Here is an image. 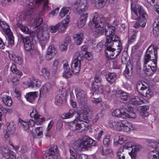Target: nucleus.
Returning a JSON list of instances; mask_svg holds the SVG:
<instances>
[{"label": "nucleus", "instance_id": "f257e3e1", "mask_svg": "<svg viewBox=\"0 0 159 159\" xmlns=\"http://www.w3.org/2000/svg\"><path fill=\"white\" fill-rule=\"evenodd\" d=\"M98 14L97 13L92 14L91 17H92V23L91 21L89 24L91 25H92L95 28L93 30L95 35H101L103 33L105 30V34L107 37V42L105 44L106 47L105 53L106 56L110 58L111 55V52L112 49H114L112 47H115L113 45L114 41L116 40V39H118V36L114 34L115 30V27L114 26L109 24H106L104 28L106 19L102 16L98 17Z\"/></svg>", "mask_w": 159, "mask_h": 159}, {"label": "nucleus", "instance_id": "f03ea898", "mask_svg": "<svg viewBox=\"0 0 159 159\" xmlns=\"http://www.w3.org/2000/svg\"><path fill=\"white\" fill-rule=\"evenodd\" d=\"M75 93L78 102L83 106L80 111L83 120L78 117L76 118L70 123V126L73 129L78 130L79 132H81L84 130L85 128L87 126L84 122L88 123L90 120L92 116V113L90 107L87 104L88 98L86 92L81 89L76 88Z\"/></svg>", "mask_w": 159, "mask_h": 159}, {"label": "nucleus", "instance_id": "7ed1b4c3", "mask_svg": "<svg viewBox=\"0 0 159 159\" xmlns=\"http://www.w3.org/2000/svg\"><path fill=\"white\" fill-rule=\"evenodd\" d=\"M157 58V50L153 47H149L144 57L143 70L148 76L151 75L156 72Z\"/></svg>", "mask_w": 159, "mask_h": 159}, {"label": "nucleus", "instance_id": "20e7f679", "mask_svg": "<svg viewBox=\"0 0 159 159\" xmlns=\"http://www.w3.org/2000/svg\"><path fill=\"white\" fill-rule=\"evenodd\" d=\"M94 142L88 137L83 138V140H78L75 142L72 148L70 149V159H76L77 157L76 151H80L83 149H86L94 146Z\"/></svg>", "mask_w": 159, "mask_h": 159}, {"label": "nucleus", "instance_id": "39448f33", "mask_svg": "<svg viewBox=\"0 0 159 159\" xmlns=\"http://www.w3.org/2000/svg\"><path fill=\"white\" fill-rule=\"evenodd\" d=\"M112 114L113 116L123 119L136 118V115L133 111V108L130 106L116 109L113 110Z\"/></svg>", "mask_w": 159, "mask_h": 159}, {"label": "nucleus", "instance_id": "423d86ee", "mask_svg": "<svg viewBox=\"0 0 159 159\" xmlns=\"http://www.w3.org/2000/svg\"><path fill=\"white\" fill-rule=\"evenodd\" d=\"M117 100L120 102H123L124 101L128 100V103L132 104H141L142 102L143 98L138 96H129L125 92L121 90L117 91L115 93Z\"/></svg>", "mask_w": 159, "mask_h": 159}, {"label": "nucleus", "instance_id": "0eeeda50", "mask_svg": "<svg viewBox=\"0 0 159 159\" xmlns=\"http://www.w3.org/2000/svg\"><path fill=\"white\" fill-rule=\"evenodd\" d=\"M109 125L110 127L113 128L116 130L126 132L134 130L135 128L131 123L125 120L111 121L109 123Z\"/></svg>", "mask_w": 159, "mask_h": 159}, {"label": "nucleus", "instance_id": "6e6552de", "mask_svg": "<svg viewBox=\"0 0 159 159\" xmlns=\"http://www.w3.org/2000/svg\"><path fill=\"white\" fill-rule=\"evenodd\" d=\"M42 47H44L50 37V34L46 27L40 28L37 29L35 32Z\"/></svg>", "mask_w": 159, "mask_h": 159}, {"label": "nucleus", "instance_id": "1a4fd4ad", "mask_svg": "<svg viewBox=\"0 0 159 159\" xmlns=\"http://www.w3.org/2000/svg\"><path fill=\"white\" fill-rule=\"evenodd\" d=\"M134 6L132 5L131 7V10L137 16H140V18L137 20L140 24V26L143 27L146 25V19L148 16L143 8L140 6H137L136 8Z\"/></svg>", "mask_w": 159, "mask_h": 159}, {"label": "nucleus", "instance_id": "9d476101", "mask_svg": "<svg viewBox=\"0 0 159 159\" xmlns=\"http://www.w3.org/2000/svg\"><path fill=\"white\" fill-rule=\"evenodd\" d=\"M83 56L82 52H77L74 56V59L71 64V67L75 74L78 73L80 70V61L83 59Z\"/></svg>", "mask_w": 159, "mask_h": 159}, {"label": "nucleus", "instance_id": "9b49d317", "mask_svg": "<svg viewBox=\"0 0 159 159\" xmlns=\"http://www.w3.org/2000/svg\"><path fill=\"white\" fill-rule=\"evenodd\" d=\"M136 88L138 91L143 96L148 98H150L153 95V93L146 83H138L136 85Z\"/></svg>", "mask_w": 159, "mask_h": 159}, {"label": "nucleus", "instance_id": "f8f14e48", "mask_svg": "<svg viewBox=\"0 0 159 159\" xmlns=\"http://www.w3.org/2000/svg\"><path fill=\"white\" fill-rule=\"evenodd\" d=\"M93 0H80L79 5L78 6V13L80 15L88 16L86 12L88 7V4L90 3H92Z\"/></svg>", "mask_w": 159, "mask_h": 159}, {"label": "nucleus", "instance_id": "ddd939ff", "mask_svg": "<svg viewBox=\"0 0 159 159\" xmlns=\"http://www.w3.org/2000/svg\"><path fill=\"white\" fill-rule=\"evenodd\" d=\"M0 153L5 159H15V154L12 151L10 150L8 148L1 146L0 147Z\"/></svg>", "mask_w": 159, "mask_h": 159}, {"label": "nucleus", "instance_id": "4468645a", "mask_svg": "<svg viewBox=\"0 0 159 159\" xmlns=\"http://www.w3.org/2000/svg\"><path fill=\"white\" fill-rule=\"evenodd\" d=\"M92 91L93 92V95L95 94L100 93H109L110 92V89L109 86H104L101 84L94 85L93 86Z\"/></svg>", "mask_w": 159, "mask_h": 159}, {"label": "nucleus", "instance_id": "2eb2a0df", "mask_svg": "<svg viewBox=\"0 0 159 159\" xmlns=\"http://www.w3.org/2000/svg\"><path fill=\"white\" fill-rule=\"evenodd\" d=\"M113 45L114 46H116L118 47L117 51L115 52V49L114 48L112 49V51L111 52V55L110 57L111 59L114 58L116 57L121 52L122 49V44L118 39L114 41Z\"/></svg>", "mask_w": 159, "mask_h": 159}, {"label": "nucleus", "instance_id": "dca6fc26", "mask_svg": "<svg viewBox=\"0 0 159 159\" xmlns=\"http://www.w3.org/2000/svg\"><path fill=\"white\" fill-rule=\"evenodd\" d=\"M23 41L24 44V48L27 51H29L34 48V46L32 38L29 37H22Z\"/></svg>", "mask_w": 159, "mask_h": 159}, {"label": "nucleus", "instance_id": "f3484780", "mask_svg": "<svg viewBox=\"0 0 159 159\" xmlns=\"http://www.w3.org/2000/svg\"><path fill=\"white\" fill-rule=\"evenodd\" d=\"M148 157V159H159V147H156L151 150Z\"/></svg>", "mask_w": 159, "mask_h": 159}, {"label": "nucleus", "instance_id": "a211bd4d", "mask_svg": "<svg viewBox=\"0 0 159 159\" xmlns=\"http://www.w3.org/2000/svg\"><path fill=\"white\" fill-rule=\"evenodd\" d=\"M18 26L22 32L25 34H29L31 37H34L35 32L29 29L27 26L23 24H19Z\"/></svg>", "mask_w": 159, "mask_h": 159}, {"label": "nucleus", "instance_id": "6ab92c4d", "mask_svg": "<svg viewBox=\"0 0 159 159\" xmlns=\"http://www.w3.org/2000/svg\"><path fill=\"white\" fill-rule=\"evenodd\" d=\"M153 34L155 37H157L159 35V16L155 19L153 23Z\"/></svg>", "mask_w": 159, "mask_h": 159}, {"label": "nucleus", "instance_id": "aec40b11", "mask_svg": "<svg viewBox=\"0 0 159 159\" xmlns=\"http://www.w3.org/2000/svg\"><path fill=\"white\" fill-rule=\"evenodd\" d=\"M73 40L74 43L77 45H80L83 42L84 38L83 34L82 33H77L73 35Z\"/></svg>", "mask_w": 159, "mask_h": 159}, {"label": "nucleus", "instance_id": "412c9836", "mask_svg": "<svg viewBox=\"0 0 159 159\" xmlns=\"http://www.w3.org/2000/svg\"><path fill=\"white\" fill-rule=\"evenodd\" d=\"M127 140L126 136L121 135L119 136L116 135L114 138V143L115 146H118L119 144H122L124 142Z\"/></svg>", "mask_w": 159, "mask_h": 159}, {"label": "nucleus", "instance_id": "4be33fe9", "mask_svg": "<svg viewBox=\"0 0 159 159\" xmlns=\"http://www.w3.org/2000/svg\"><path fill=\"white\" fill-rule=\"evenodd\" d=\"M38 93L36 92H30L27 93L25 95L26 100L30 102H32L37 97Z\"/></svg>", "mask_w": 159, "mask_h": 159}, {"label": "nucleus", "instance_id": "5701e85b", "mask_svg": "<svg viewBox=\"0 0 159 159\" xmlns=\"http://www.w3.org/2000/svg\"><path fill=\"white\" fill-rule=\"evenodd\" d=\"M80 17L79 20H78L77 25L79 28H82L85 25L86 21L88 16L86 15H80Z\"/></svg>", "mask_w": 159, "mask_h": 159}, {"label": "nucleus", "instance_id": "b1692460", "mask_svg": "<svg viewBox=\"0 0 159 159\" xmlns=\"http://www.w3.org/2000/svg\"><path fill=\"white\" fill-rule=\"evenodd\" d=\"M70 20V17L68 15L66 16V17L61 22H60L59 23H61L60 24V29L63 31L65 30L66 29L67 26V25Z\"/></svg>", "mask_w": 159, "mask_h": 159}, {"label": "nucleus", "instance_id": "393cba45", "mask_svg": "<svg viewBox=\"0 0 159 159\" xmlns=\"http://www.w3.org/2000/svg\"><path fill=\"white\" fill-rule=\"evenodd\" d=\"M52 86L49 83L45 84L43 86V88L40 90V95L42 93L46 94L49 92L51 90Z\"/></svg>", "mask_w": 159, "mask_h": 159}, {"label": "nucleus", "instance_id": "a878e982", "mask_svg": "<svg viewBox=\"0 0 159 159\" xmlns=\"http://www.w3.org/2000/svg\"><path fill=\"white\" fill-rule=\"evenodd\" d=\"M41 84V81L38 79H34L29 84L28 87L32 88H37L39 87Z\"/></svg>", "mask_w": 159, "mask_h": 159}, {"label": "nucleus", "instance_id": "bb28decb", "mask_svg": "<svg viewBox=\"0 0 159 159\" xmlns=\"http://www.w3.org/2000/svg\"><path fill=\"white\" fill-rule=\"evenodd\" d=\"M2 98L3 103L5 105L8 106L11 105L12 102L10 97L6 95H3Z\"/></svg>", "mask_w": 159, "mask_h": 159}, {"label": "nucleus", "instance_id": "cd10ccee", "mask_svg": "<svg viewBox=\"0 0 159 159\" xmlns=\"http://www.w3.org/2000/svg\"><path fill=\"white\" fill-rule=\"evenodd\" d=\"M43 135V129L42 127H37L34 133V137L36 138H40Z\"/></svg>", "mask_w": 159, "mask_h": 159}, {"label": "nucleus", "instance_id": "c85d7f7f", "mask_svg": "<svg viewBox=\"0 0 159 159\" xmlns=\"http://www.w3.org/2000/svg\"><path fill=\"white\" fill-rule=\"evenodd\" d=\"M39 74L44 76L45 78H48L50 76L49 70L47 68L43 67L39 71Z\"/></svg>", "mask_w": 159, "mask_h": 159}, {"label": "nucleus", "instance_id": "c756f323", "mask_svg": "<svg viewBox=\"0 0 159 159\" xmlns=\"http://www.w3.org/2000/svg\"><path fill=\"white\" fill-rule=\"evenodd\" d=\"M101 101L102 99L99 97L97 98L94 97L93 99H92V102L94 103L97 104L101 102V106L100 107L99 109L102 111H103L106 109V105L105 104H102L101 102Z\"/></svg>", "mask_w": 159, "mask_h": 159}, {"label": "nucleus", "instance_id": "7c9ffc66", "mask_svg": "<svg viewBox=\"0 0 159 159\" xmlns=\"http://www.w3.org/2000/svg\"><path fill=\"white\" fill-rule=\"evenodd\" d=\"M149 110L148 106H142L140 107L139 111L140 115L146 117L148 115L147 111Z\"/></svg>", "mask_w": 159, "mask_h": 159}, {"label": "nucleus", "instance_id": "2f4dec72", "mask_svg": "<svg viewBox=\"0 0 159 159\" xmlns=\"http://www.w3.org/2000/svg\"><path fill=\"white\" fill-rule=\"evenodd\" d=\"M75 113V111L73 109H70L69 112L64 114L62 116V118L63 119L70 118L73 117Z\"/></svg>", "mask_w": 159, "mask_h": 159}, {"label": "nucleus", "instance_id": "473e14b6", "mask_svg": "<svg viewBox=\"0 0 159 159\" xmlns=\"http://www.w3.org/2000/svg\"><path fill=\"white\" fill-rule=\"evenodd\" d=\"M0 25L3 31L5 32L6 34L11 32L9 25L6 22L3 21H0Z\"/></svg>", "mask_w": 159, "mask_h": 159}, {"label": "nucleus", "instance_id": "72a5a7b5", "mask_svg": "<svg viewBox=\"0 0 159 159\" xmlns=\"http://www.w3.org/2000/svg\"><path fill=\"white\" fill-rule=\"evenodd\" d=\"M64 70V71L63 73L62 76L64 78H69L71 77L73 74H75L73 72V70L72 69H70V68Z\"/></svg>", "mask_w": 159, "mask_h": 159}, {"label": "nucleus", "instance_id": "f704fd0d", "mask_svg": "<svg viewBox=\"0 0 159 159\" xmlns=\"http://www.w3.org/2000/svg\"><path fill=\"white\" fill-rule=\"evenodd\" d=\"M116 75L114 73H110L106 76L107 80L110 83H112L115 80Z\"/></svg>", "mask_w": 159, "mask_h": 159}, {"label": "nucleus", "instance_id": "c9c22d12", "mask_svg": "<svg viewBox=\"0 0 159 159\" xmlns=\"http://www.w3.org/2000/svg\"><path fill=\"white\" fill-rule=\"evenodd\" d=\"M43 20L42 18H37L34 20V22L31 25V26L34 28H36L43 23Z\"/></svg>", "mask_w": 159, "mask_h": 159}, {"label": "nucleus", "instance_id": "e433bc0d", "mask_svg": "<svg viewBox=\"0 0 159 159\" xmlns=\"http://www.w3.org/2000/svg\"><path fill=\"white\" fill-rule=\"evenodd\" d=\"M45 118L40 115L38 117H36L34 120L35 121V123L37 125H42L43 123L45 121Z\"/></svg>", "mask_w": 159, "mask_h": 159}, {"label": "nucleus", "instance_id": "4c0bfd02", "mask_svg": "<svg viewBox=\"0 0 159 159\" xmlns=\"http://www.w3.org/2000/svg\"><path fill=\"white\" fill-rule=\"evenodd\" d=\"M61 23H59L55 25L49 26L48 28L49 31L52 33H55L57 32L58 29L60 27V28Z\"/></svg>", "mask_w": 159, "mask_h": 159}, {"label": "nucleus", "instance_id": "58836bf2", "mask_svg": "<svg viewBox=\"0 0 159 159\" xmlns=\"http://www.w3.org/2000/svg\"><path fill=\"white\" fill-rule=\"evenodd\" d=\"M70 8L68 7H63L61 9L60 13V16L62 17L65 16L66 14L69 13H70Z\"/></svg>", "mask_w": 159, "mask_h": 159}, {"label": "nucleus", "instance_id": "ea45409f", "mask_svg": "<svg viewBox=\"0 0 159 159\" xmlns=\"http://www.w3.org/2000/svg\"><path fill=\"white\" fill-rule=\"evenodd\" d=\"M63 99L64 97L61 95L57 96L55 101V104L58 106L61 105L62 103Z\"/></svg>", "mask_w": 159, "mask_h": 159}, {"label": "nucleus", "instance_id": "a19ab883", "mask_svg": "<svg viewBox=\"0 0 159 159\" xmlns=\"http://www.w3.org/2000/svg\"><path fill=\"white\" fill-rule=\"evenodd\" d=\"M68 45V42L66 41L60 43L59 45L60 50L62 52L66 51Z\"/></svg>", "mask_w": 159, "mask_h": 159}, {"label": "nucleus", "instance_id": "79ce46f5", "mask_svg": "<svg viewBox=\"0 0 159 159\" xmlns=\"http://www.w3.org/2000/svg\"><path fill=\"white\" fill-rule=\"evenodd\" d=\"M49 0H44L42 8L43 11H48L51 9V7L48 6Z\"/></svg>", "mask_w": 159, "mask_h": 159}, {"label": "nucleus", "instance_id": "37998d69", "mask_svg": "<svg viewBox=\"0 0 159 159\" xmlns=\"http://www.w3.org/2000/svg\"><path fill=\"white\" fill-rule=\"evenodd\" d=\"M124 149L125 147L121 146L118 150L117 152V156L118 159H123V158L122 157V156H124L123 153Z\"/></svg>", "mask_w": 159, "mask_h": 159}, {"label": "nucleus", "instance_id": "c03bdc74", "mask_svg": "<svg viewBox=\"0 0 159 159\" xmlns=\"http://www.w3.org/2000/svg\"><path fill=\"white\" fill-rule=\"evenodd\" d=\"M19 121L20 125L23 127L25 131H28L29 128V125L28 122L23 121L21 119H19Z\"/></svg>", "mask_w": 159, "mask_h": 159}, {"label": "nucleus", "instance_id": "a18cd8bd", "mask_svg": "<svg viewBox=\"0 0 159 159\" xmlns=\"http://www.w3.org/2000/svg\"><path fill=\"white\" fill-rule=\"evenodd\" d=\"M7 36H8V43L11 45H12L14 43V38L13 36V34H12V32H11L7 34Z\"/></svg>", "mask_w": 159, "mask_h": 159}, {"label": "nucleus", "instance_id": "49530a36", "mask_svg": "<svg viewBox=\"0 0 159 159\" xmlns=\"http://www.w3.org/2000/svg\"><path fill=\"white\" fill-rule=\"evenodd\" d=\"M39 115L38 112L35 108H33L30 114V117L32 118H34V119L38 117Z\"/></svg>", "mask_w": 159, "mask_h": 159}, {"label": "nucleus", "instance_id": "de8ad7c7", "mask_svg": "<svg viewBox=\"0 0 159 159\" xmlns=\"http://www.w3.org/2000/svg\"><path fill=\"white\" fill-rule=\"evenodd\" d=\"M47 52L54 55L57 51L53 45H50L48 48Z\"/></svg>", "mask_w": 159, "mask_h": 159}, {"label": "nucleus", "instance_id": "09e8293b", "mask_svg": "<svg viewBox=\"0 0 159 159\" xmlns=\"http://www.w3.org/2000/svg\"><path fill=\"white\" fill-rule=\"evenodd\" d=\"M110 143V137L108 135H105L103 138V143L104 145L106 147L109 145Z\"/></svg>", "mask_w": 159, "mask_h": 159}, {"label": "nucleus", "instance_id": "8fccbe9b", "mask_svg": "<svg viewBox=\"0 0 159 159\" xmlns=\"http://www.w3.org/2000/svg\"><path fill=\"white\" fill-rule=\"evenodd\" d=\"M140 148L141 147L139 145L134 144L132 147V149L131 150V151L130 152H132V153L134 154L135 156L136 155V152L140 149Z\"/></svg>", "mask_w": 159, "mask_h": 159}, {"label": "nucleus", "instance_id": "3c124183", "mask_svg": "<svg viewBox=\"0 0 159 159\" xmlns=\"http://www.w3.org/2000/svg\"><path fill=\"white\" fill-rule=\"evenodd\" d=\"M102 78L101 77V76L100 75H96L94 77V80L93 82V84H92V88H93V85H96L95 84V83H100L101 81Z\"/></svg>", "mask_w": 159, "mask_h": 159}, {"label": "nucleus", "instance_id": "603ef678", "mask_svg": "<svg viewBox=\"0 0 159 159\" xmlns=\"http://www.w3.org/2000/svg\"><path fill=\"white\" fill-rule=\"evenodd\" d=\"M134 144L133 143L129 142L126 143L124 146H122V147H124L125 149L131 150Z\"/></svg>", "mask_w": 159, "mask_h": 159}, {"label": "nucleus", "instance_id": "864d4df0", "mask_svg": "<svg viewBox=\"0 0 159 159\" xmlns=\"http://www.w3.org/2000/svg\"><path fill=\"white\" fill-rule=\"evenodd\" d=\"M29 51H30L31 53L33 55L39 56L40 53L39 52L38 50L34 46V48H32Z\"/></svg>", "mask_w": 159, "mask_h": 159}, {"label": "nucleus", "instance_id": "5fc2aeb1", "mask_svg": "<svg viewBox=\"0 0 159 159\" xmlns=\"http://www.w3.org/2000/svg\"><path fill=\"white\" fill-rule=\"evenodd\" d=\"M61 66L59 61L57 59H55L53 62V67L58 68Z\"/></svg>", "mask_w": 159, "mask_h": 159}, {"label": "nucleus", "instance_id": "6e6d98bb", "mask_svg": "<svg viewBox=\"0 0 159 159\" xmlns=\"http://www.w3.org/2000/svg\"><path fill=\"white\" fill-rule=\"evenodd\" d=\"M13 60L16 63L19 65L21 64L23 62L22 59L19 57L16 56Z\"/></svg>", "mask_w": 159, "mask_h": 159}, {"label": "nucleus", "instance_id": "4d7b16f0", "mask_svg": "<svg viewBox=\"0 0 159 159\" xmlns=\"http://www.w3.org/2000/svg\"><path fill=\"white\" fill-rule=\"evenodd\" d=\"M127 65L126 66L125 69L124 71V75L127 78H129L130 75L131 73H130L129 71V69L128 68Z\"/></svg>", "mask_w": 159, "mask_h": 159}, {"label": "nucleus", "instance_id": "13d9d810", "mask_svg": "<svg viewBox=\"0 0 159 159\" xmlns=\"http://www.w3.org/2000/svg\"><path fill=\"white\" fill-rule=\"evenodd\" d=\"M137 36V34L136 32H134L133 35L130 37V38L128 40V42L129 43H132L134 42L135 41L136 37Z\"/></svg>", "mask_w": 159, "mask_h": 159}, {"label": "nucleus", "instance_id": "bf43d9fd", "mask_svg": "<svg viewBox=\"0 0 159 159\" xmlns=\"http://www.w3.org/2000/svg\"><path fill=\"white\" fill-rule=\"evenodd\" d=\"M85 57L88 60H91L93 59V55L90 52H87L85 54Z\"/></svg>", "mask_w": 159, "mask_h": 159}, {"label": "nucleus", "instance_id": "052dcab7", "mask_svg": "<svg viewBox=\"0 0 159 159\" xmlns=\"http://www.w3.org/2000/svg\"><path fill=\"white\" fill-rule=\"evenodd\" d=\"M14 129V127L13 126V125H9L7 126V128L6 130V132L12 133L13 130Z\"/></svg>", "mask_w": 159, "mask_h": 159}, {"label": "nucleus", "instance_id": "680f3d73", "mask_svg": "<svg viewBox=\"0 0 159 159\" xmlns=\"http://www.w3.org/2000/svg\"><path fill=\"white\" fill-rule=\"evenodd\" d=\"M8 53L9 58L11 60H13L14 58L16 57L13 52L12 51H9Z\"/></svg>", "mask_w": 159, "mask_h": 159}, {"label": "nucleus", "instance_id": "e2e57ef3", "mask_svg": "<svg viewBox=\"0 0 159 159\" xmlns=\"http://www.w3.org/2000/svg\"><path fill=\"white\" fill-rule=\"evenodd\" d=\"M63 67L64 69H67L69 68V66L68 65V62L66 60H64L62 62Z\"/></svg>", "mask_w": 159, "mask_h": 159}, {"label": "nucleus", "instance_id": "0e129e2a", "mask_svg": "<svg viewBox=\"0 0 159 159\" xmlns=\"http://www.w3.org/2000/svg\"><path fill=\"white\" fill-rule=\"evenodd\" d=\"M53 125V121L52 120L48 124L47 127L46 129L47 131H49L52 127Z\"/></svg>", "mask_w": 159, "mask_h": 159}, {"label": "nucleus", "instance_id": "69168bd1", "mask_svg": "<svg viewBox=\"0 0 159 159\" xmlns=\"http://www.w3.org/2000/svg\"><path fill=\"white\" fill-rule=\"evenodd\" d=\"M54 56L53 55L47 52L46 55V58L48 60H50Z\"/></svg>", "mask_w": 159, "mask_h": 159}, {"label": "nucleus", "instance_id": "338daca9", "mask_svg": "<svg viewBox=\"0 0 159 159\" xmlns=\"http://www.w3.org/2000/svg\"><path fill=\"white\" fill-rule=\"evenodd\" d=\"M59 9V7H57L54 10H53L49 14H51L53 16L55 15L57 13Z\"/></svg>", "mask_w": 159, "mask_h": 159}, {"label": "nucleus", "instance_id": "774afa93", "mask_svg": "<svg viewBox=\"0 0 159 159\" xmlns=\"http://www.w3.org/2000/svg\"><path fill=\"white\" fill-rule=\"evenodd\" d=\"M131 152H129V156L126 157V159H135V156L134 154L132 153Z\"/></svg>", "mask_w": 159, "mask_h": 159}]
</instances>
